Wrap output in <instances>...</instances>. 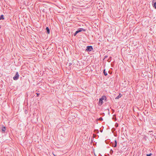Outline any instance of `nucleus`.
<instances>
[{
    "label": "nucleus",
    "instance_id": "obj_1",
    "mask_svg": "<svg viewBox=\"0 0 156 156\" xmlns=\"http://www.w3.org/2000/svg\"><path fill=\"white\" fill-rule=\"evenodd\" d=\"M106 98L105 96H102L101 98L99 99V101L98 105L100 106H101V105H102L103 103V100H106Z\"/></svg>",
    "mask_w": 156,
    "mask_h": 156
},
{
    "label": "nucleus",
    "instance_id": "obj_2",
    "mask_svg": "<svg viewBox=\"0 0 156 156\" xmlns=\"http://www.w3.org/2000/svg\"><path fill=\"white\" fill-rule=\"evenodd\" d=\"M93 50V48L92 46H89L87 47V48L86 49V51H91Z\"/></svg>",
    "mask_w": 156,
    "mask_h": 156
},
{
    "label": "nucleus",
    "instance_id": "obj_3",
    "mask_svg": "<svg viewBox=\"0 0 156 156\" xmlns=\"http://www.w3.org/2000/svg\"><path fill=\"white\" fill-rule=\"evenodd\" d=\"M19 77V75L18 72H16V75L15 76L13 77V79L14 80H17Z\"/></svg>",
    "mask_w": 156,
    "mask_h": 156
},
{
    "label": "nucleus",
    "instance_id": "obj_4",
    "mask_svg": "<svg viewBox=\"0 0 156 156\" xmlns=\"http://www.w3.org/2000/svg\"><path fill=\"white\" fill-rule=\"evenodd\" d=\"M0 129H1V130L2 132H4L5 131L6 128L3 126H2L0 128Z\"/></svg>",
    "mask_w": 156,
    "mask_h": 156
},
{
    "label": "nucleus",
    "instance_id": "obj_5",
    "mask_svg": "<svg viewBox=\"0 0 156 156\" xmlns=\"http://www.w3.org/2000/svg\"><path fill=\"white\" fill-rule=\"evenodd\" d=\"M46 31H47V32L48 34H49L50 33V29H49V28L47 27L46 28Z\"/></svg>",
    "mask_w": 156,
    "mask_h": 156
},
{
    "label": "nucleus",
    "instance_id": "obj_6",
    "mask_svg": "<svg viewBox=\"0 0 156 156\" xmlns=\"http://www.w3.org/2000/svg\"><path fill=\"white\" fill-rule=\"evenodd\" d=\"M4 19V16L3 15H2L0 17V20H3Z\"/></svg>",
    "mask_w": 156,
    "mask_h": 156
},
{
    "label": "nucleus",
    "instance_id": "obj_7",
    "mask_svg": "<svg viewBox=\"0 0 156 156\" xmlns=\"http://www.w3.org/2000/svg\"><path fill=\"white\" fill-rule=\"evenodd\" d=\"M122 96V95H121L120 94H119V96L117 97L116 98H115V99H118L119 98H121Z\"/></svg>",
    "mask_w": 156,
    "mask_h": 156
},
{
    "label": "nucleus",
    "instance_id": "obj_8",
    "mask_svg": "<svg viewBox=\"0 0 156 156\" xmlns=\"http://www.w3.org/2000/svg\"><path fill=\"white\" fill-rule=\"evenodd\" d=\"M117 141H116V140H115L114 145L113 146V147H116V146H117Z\"/></svg>",
    "mask_w": 156,
    "mask_h": 156
},
{
    "label": "nucleus",
    "instance_id": "obj_9",
    "mask_svg": "<svg viewBox=\"0 0 156 156\" xmlns=\"http://www.w3.org/2000/svg\"><path fill=\"white\" fill-rule=\"evenodd\" d=\"M103 73H104V74L105 75V76H107V75H108V74L107 73V72H105V69H104V71H103Z\"/></svg>",
    "mask_w": 156,
    "mask_h": 156
},
{
    "label": "nucleus",
    "instance_id": "obj_10",
    "mask_svg": "<svg viewBox=\"0 0 156 156\" xmlns=\"http://www.w3.org/2000/svg\"><path fill=\"white\" fill-rule=\"evenodd\" d=\"M113 152V151L112 149H111L110 151V154H112Z\"/></svg>",
    "mask_w": 156,
    "mask_h": 156
},
{
    "label": "nucleus",
    "instance_id": "obj_11",
    "mask_svg": "<svg viewBox=\"0 0 156 156\" xmlns=\"http://www.w3.org/2000/svg\"><path fill=\"white\" fill-rule=\"evenodd\" d=\"M79 33L77 31V30L76 31V32H75V33L74 34V36H75L76 35V34Z\"/></svg>",
    "mask_w": 156,
    "mask_h": 156
},
{
    "label": "nucleus",
    "instance_id": "obj_12",
    "mask_svg": "<svg viewBox=\"0 0 156 156\" xmlns=\"http://www.w3.org/2000/svg\"><path fill=\"white\" fill-rule=\"evenodd\" d=\"M154 7L156 9V2H155L154 4Z\"/></svg>",
    "mask_w": 156,
    "mask_h": 156
},
{
    "label": "nucleus",
    "instance_id": "obj_13",
    "mask_svg": "<svg viewBox=\"0 0 156 156\" xmlns=\"http://www.w3.org/2000/svg\"><path fill=\"white\" fill-rule=\"evenodd\" d=\"M78 33L80 32L81 31V28H79L78 30H77Z\"/></svg>",
    "mask_w": 156,
    "mask_h": 156
},
{
    "label": "nucleus",
    "instance_id": "obj_14",
    "mask_svg": "<svg viewBox=\"0 0 156 156\" xmlns=\"http://www.w3.org/2000/svg\"><path fill=\"white\" fill-rule=\"evenodd\" d=\"M115 126L116 127H117L118 126H119V124L118 123H116L115 124Z\"/></svg>",
    "mask_w": 156,
    "mask_h": 156
},
{
    "label": "nucleus",
    "instance_id": "obj_15",
    "mask_svg": "<svg viewBox=\"0 0 156 156\" xmlns=\"http://www.w3.org/2000/svg\"><path fill=\"white\" fill-rule=\"evenodd\" d=\"M81 28V31H86V30L85 29H84L82 28Z\"/></svg>",
    "mask_w": 156,
    "mask_h": 156
},
{
    "label": "nucleus",
    "instance_id": "obj_16",
    "mask_svg": "<svg viewBox=\"0 0 156 156\" xmlns=\"http://www.w3.org/2000/svg\"><path fill=\"white\" fill-rule=\"evenodd\" d=\"M152 155L151 153L147 154V156H151Z\"/></svg>",
    "mask_w": 156,
    "mask_h": 156
},
{
    "label": "nucleus",
    "instance_id": "obj_17",
    "mask_svg": "<svg viewBox=\"0 0 156 156\" xmlns=\"http://www.w3.org/2000/svg\"><path fill=\"white\" fill-rule=\"evenodd\" d=\"M99 120H103V119L102 117H101L99 119Z\"/></svg>",
    "mask_w": 156,
    "mask_h": 156
},
{
    "label": "nucleus",
    "instance_id": "obj_18",
    "mask_svg": "<svg viewBox=\"0 0 156 156\" xmlns=\"http://www.w3.org/2000/svg\"><path fill=\"white\" fill-rule=\"evenodd\" d=\"M36 94H37V97H38L39 95V93H37Z\"/></svg>",
    "mask_w": 156,
    "mask_h": 156
},
{
    "label": "nucleus",
    "instance_id": "obj_19",
    "mask_svg": "<svg viewBox=\"0 0 156 156\" xmlns=\"http://www.w3.org/2000/svg\"><path fill=\"white\" fill-rule=\"evenodd\" d=\"M72 63H69V66L71 65H72Z\"/></svg>",
    "mask_w": 156,
    "mask_h": 156
},
{
    "label": "nucleus",
    "instance_id": "obj_20",
    "mask_svg": "<svg viewBox=\"0 0 156 156\" xmlns=\"http://www.w3.org/2000/svg\"><path fill=\"white\" fill-rule=\"evenodd\" d=\"M105 58H107L108 57V56H105Z\"/></svg>",
    "mask_w": 156,
    "mask_h": 156
},
{
    "label": "nucleus",
    "instance_id": "obj_21",
    "mask_svg": "<svg viewBox=\"0 0 156 156\" xmlns=\"http://www.w3.org/2000/svg\"><path fill=\"white\" fill-rule=\"evenodd\" d=\"M1 27H0V29L1 28Z\"/></svg>",
    "mask_w": 156,
    "mask_h": 156
}]
</instances>
